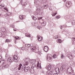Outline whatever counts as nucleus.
<instances>
[{
	"instance_id": "nucleus-15",
	"label": "nucleus",
	"mask_w": 75,
	"mask_h": 75,
	"mask_svg": "<svg viewBox=\"0 0 75 75\" xmlns=\"http://www.w3.org/2000/svg\"><path fill=\"white\" fill-rule=\"evenodd\" d=\"M8 61H9L10 62H11L13 61V59H12V58L11 57H9L8 59Z\"/></svg>"
},
{
	"instance_id": "nucleus-14",
	"label": "nucleus",
	"mask_w": 75,
	"mask_h": 75,
	"mask_svg": "<svg viewBox=\"0 0 75 75\" xmlns=\"http://www.w3.org/2000/svg\"><path fill=\"white\" fill-rule=\"evenodd\" d=\"M37 38H38V41H39L42 40V38L41 37H40L39 35H38Z\"/></svg>"
},
{
	"instance_id": "nucleus-64",
	"label": "nucleus",
	"mask_w": 75,
	"mask_h": 75,
	"mask_svg": "<svg viewBox=\"0 0 75 75\" xmlns=\"http://www.w3.org/2000/svg\"><path fill=\"white\" fill-rule=\"evenodd\" d=\"M7 16H9L8 15V14H7Z\"/></svg>"
},
{
	"instance_id": "nucleus-59",
	"label": "nucleus",
	"mask_w": 75,
	"mask_h": 75,
	"mask_svg": "<svg viewBox=\"0 0 75 75\" xmlns=\"http://www.w3.org/2000/svg\"><path fill=\"white\" fill-rule=\"evenodd\" d=\"M40 54V55H41V54H42V53H41V52H40V54Z\"/></svg>"
},
{
	"instance_id": "nucleus-2",
	"label": "nucleus",
	"mask_w": 75,
	"mask_h": 75,
	"mask_svg": "<svg viewBox=\"0 0 75 75\" xmlns=\"http://www.w3.org/2000/svg\"><path fill=\"white\" fill-rule=\"evenodd\" d=\"M47 59L49 62H51L52 61V55L50 54H48L46 57Z\"/></svg>"
},
{
	"instance_id": "nucleus-10",
	"label": "nucleus",
	"mask_w": 75,
	"mask_h": 75,
	"mask_svg": "<svg viewBox=\"0 0 75 75\" xmlns=\"http://www.w3.org/2000/svg\"><path fill=\"white\" fill-rule=\"evenodd\" d=\"M68 73L69 74H72L74 73V71L72 70V69L71 68L70 69V70L68 71Z\"/></svg>"
},
{
	"instance_id": "nucleus-62",
	"label": "nucleus",
	"mask_w": 75,
	"mask_h": 75,
	"mask_svg": "<svg viewBox=\"0 0 75 75\" xmlns=\"http://www.w3.org/2000/svg\"><path fill=\"white\" fill-rule=\"evenodd\" d=\"M0 50H0V51H1V49Z\"/></svg>"
},
{
	"instance_id": "nucleus-33",
	"label": "nucleus",
	"mask_w": 75,
	"mask_h": 75,
	"mask_svg": "<svg viewBox=\"0 0 75 75\" xmlns=\"http://www.w3.org/2000/svg\"><path fill=\"white\" fill-rule=\"evenodd\" d=\"M59 38L58 35L54 37V39H57V38Z\"/></svg>"
},
{
	"instance_id": "nucleus-49",
	"label": "nucleus",
	"mask_w": 75,
	"mask_h": 75,
	"mask_svg": "<svg viewBox=\"0 0 75 75\" xmlns=\"http://www.w3.org/2000/svg\"><path fill=\"white\" fill-rule=\"evenodd\" d=\"M64 57V55L63 54H62L61 55V58H62Z\"/></svg>"
},
{
	"instance_id": "nucleus-18",
	"label": "nucleus",
	"mask_w": 75,
	"mask_h": 75,
	"mask_svg": "<svg viewBox=\"0 0 75 75\" xmlns=\"http://www.w3.org/2000/svg\"><path fill=\"white\" fill-rule=\"evenodd\" d=\"M31 49L32 50L35 51V50H36V47H31Z\"/></svg>"
},
{
	"instance_id": "nucleus-12",
	"label": "nucleus",
	"mask_w": 75,
	"mask_h": 75,
	"mask_svg": "<svg viewBox=\"0 0 75 75\" xmlns=\"http://www.w3.org/2000/svg\"><path fill=\"white\" fill-rule=\"evenodd\" d=\"M67 57L69 58L70 59H72L73 58V57L72 56V55L71 54H68L67 55Z\"/></svg>"
},
{
	"instance_id": "nucleus-42",
	"label": "nucleus",
	"mask_w": 75,
	"mask_h": 75,
	"mask_svg": "<svg viewBox=\"0 0 75 75\" xmlns=\"http://www.w3.org/2000/svg\"><path fill=\"white\" fill-rule=\"evenodd\" d=\"M4 10H6L7 12H8V9H7V8H4Z\"/></svg>"
},
{
	"instance_id": "nucleus-24",
	"label": "nucleus",
	"mask_w": 75,
	"mask_h": 75,
	"mask_svg": "<svg viewBox=\"0 0 75 75\" xmlns=\"http://www.w3.org/2000/svg\"><path fill=\"white\" fill-rule=\"evenodd\" d=\"M21 66H22V64H21L19 66L18 68V70H20V69H21Z\"/></svg>"
},
{
	"instance_id": "nucleus-51",
	"label": "nucleus",
	"mask_w": 75,
	"mask_h": 75,
	"mask_svg": "<svg viewBox=\"0 0 75 75\" xmlns=\"http://www.w3.org/2000/svg\"><path fill=\"white\" fill-rule=\"evenodd\" d=\"M73 53H74V54H75V51L74 50H73Z\"/></svg>"
},
{
	"instance_id": "nucleus-44",
	"label": "nucleus",
	"mask_w": 75,
	"mask_h": 75,
	"mask_svg": "<svg viewBox=\"0 0 75 75\" xmlns=\"http://www.w3.org/2000/svg\"><path fill=\"white\" fill-rule=\"evenodd\" d=\"M2 37V33L0 32V37Z\"/></svg>"
},
{
	"instance_id": "nucleus-19",
	"label": "nucleus",
	"mask_w": 75,
	"mask_h": 75,
	"mask_svg": "<svg viewBox=\"0 0 75 75\" xmlns=\"http://www.w3.org/2000/svg\"><path fill=\"white\" fill-rule=\"evenodd\" d=\"M60 69L61 71H62V72H64V71H65L66 69H64V68H62V67H61Z\"/></svg>"
},
{
	"instance_id": "nucleus-52",
	"label": "nucleus",
	"mask_w": 75,
	"mask_h": 75,
	"mask_svg": "<svg viewBox=\"0 0 75 75\" xmlns=\"http://www.w3.org/2000/svg\"><path fill=\"white\" fill-rule=\"evenodd\" d=\"M38 54H40V53H41V52L39 51L38 52Z\"/></svg>"
},
{
	"instance_id": "nucleus-28",
	"label": "nucleus",
	"mask_w": 75,
	"mask_h": 75,
	"mask_svg": "<svg viewBox=\"0 0 75 75\" xmlns=\"http://www.w3.org/2000/svg\"><path fill=\"white\" fill-rule=\"evenodd\" d=\"M75 24V22L74 21H72V23H71V24L72 25H74Z\"/></svg>"
},
{
	"instance_id": "nucleus-34",
	"label": "nucleus",
	"mask_w": 75,
	"mask_h": 75,
	"mask_svg": "<svg viewBox=\"0 0 75 75\" xmlns=\"http://www.w3.org/2000/svg\"><path fill=\"white\" fill-rule=\"evenodd\" d=\"M57 14V12H56V13H53V14H52V16H55Z\"/></svg>"
},
{
	"instance_id": "nucleus-39",
	"label": "nucleus",
	"mask_w": 75,
	"mask_h": 75,
	"mask_svg": "<svg viewBox=\"0 0 75 75\" xmlns=\"http://www.w3.org/2000/svg\"><path fill=\"white\" fill-rule=\"evenodd\" d=\"M56 18H57L59 19L60 18V16H56Z\"/></svg>"
},
{
	"instance_id": "nucleus-7",
	"label": "nucleus",
	"mask_w": 75,
	"mask_h": 75,
	"mask_svg": "<svg viewBox=\"0 0 75 75\" xmlns=\"http://www.w3.org/2000/svg\"><path fill=\"white\" fill-rule=\"evenodd\" d=\"M1 62L2 63H1V62H0V68H1V67L3 65H5V62L4 60H2Z\"/></svg>"
},
{
	"instance_id": "nucleus-8",
	"label": "nucleus",
	"mask_w": 75,
	"mask_h": 75,
	"mask_svg": "<svg viewBox=\"0 0 75 75\" xmlns=\"http://www.w3.org/2000/svg\"><path fill=\"white\" fill-rule=\"evenodd\" d=\"M29 61L30 64H34L35 63L36 60H35V59L31 60L29 59Z\"/></svg>"
},
{
	"instance_id": "nucleus-47",
	"label": "nucleus",
	"mask_w": 75,
	"mask_h": 75,
	"mask_svg": "<svg viewBox=\"0 0 75 75\" xmlns=\"http://www.w3.org/2000/svg\"><path fill=\"white\" fill-rule=\"evenodd\" d=\"M21 49H22V50H25V47H23Z\"/></svg>"
},
{
	"instance_id": "nucleus-56",
	"label": "nucleus",
	"mask_w": 75,
	"mask_h": 75,
	"mask_svg": "<svg viewBox=\"0 0 75 75\" xmlns=\"http://www.w3.org/2000/svg\"><path fill=\"white\" fill-rule=\"evenodd\" d=\"M14 31H17V30L16 29H13Z\"/></svg>"
},
{
	"instance_id": "nucleus-29",
	"label": "nucleus",
	"mask_w": 75,
	"mask_h": 75,
	"mask_svg": "<svg viewBox=\"0 0 75 75\" xmlns=\"http://www.w3.org/2000/svg\"><path fill=\"white\" fill-rule=\"evenodd\" d=\"M37 28L39 29V30H40V29H41L42 28V27L41 26H38L37 27Z\"/></svg>"
},
{
	"instance_id": "nucleus-40",
	"label": "nucleus",
	"mask_w": 75,
	"mask_h": 75,
	"mask_svg": "<svg viewBox=\"0 0 75 75\" xmlns=\"http://www.w3.org/2000/svg\"><path fill=\"white\" fill-rule=\"evenodd\" d=\"M2 29L3 30H4V32H5V31H6V28H5L4 27H3L2 28Z\"/></svg>"
},
{
	"instance_id": "nucleus-26",
	"label": "nucleus",
	"mask_w": 75,
	"mask_h": 75,
	"mask_svg": "<svg viewBox=\"0 0 75 75\" xmlns=\"http://www.w3.org/2000/svg\"><path fill=\"white\" fill-rule=\"evenodd\" d=\"M65 27H66V26H65V25H63V26L61 25L60 26V28L61 29V30H62V28H65Z\"/></svg>"
},
{
	"instance_id": "nucleus-17",
	"label": "nucleus",
	"mask_w": 75,
	"mask_h": 75,
	"mask_svg": "<svg viewBox=\"0 0 75 75\" xmlns=\"http://www.w3.org/2000/svg\"><path fill=\"white\" fill-rule=\"evenodd\" d=\"M42 7H43V8H48V5H44L42 6Z\"/></svg>"
},
{
	"instance_id": "nucleus-45",
	"label": "nucleus",
	"mask_w": 75,
	"mask_h": 75,
	"mask_svg": "<svg viewBox=\"0 0 75 75\" xmlns=\"http://www.w3.org/2000/svg\"><path fill=\"white\" fill-rule=\"evenodd\" d=\"M5 66H4L2 67V69H5Z\"/></svg>"
},
{
	"instance_id": "nucleus-31",
	"label": "nucleus",
	"mask_w": 75,
	"mask_h": 75,
	"mask_svg": "<svg viewBox=\"0 0 75 75\" xmlns=\"http://www.w3.org/2000/svg\"><path fill=\"white\" fill-rule=\"evenodd\" d=\"M56 57H57V55L56 54H54L53 56V58H54V59H55V58Z\"/></svg>"
},
{
	"instance_id": "nucleus-6",
	"label": "nucleus",
	"mask_w": 75,
	"mask_h": 75,
	"mask_svg": "<svg viewBox=\"0 0 75 75\" xmlns=\"http://www.w3.org/2000/svg\"><path fill=\"white\" fill-rule=\"evenodd\" d=\"M71 5H72L71 2L68 1L67 2L66 5V7H71Z\"/></svg>"
},
{
	"instance_id": "nucleus-36",
	"label": "nucleus",
	"mask_w": 75,
	"mask_h": 75,
	"mask_svg": "<svg viewBox=\"0 0 75 75\" xmlns=\"http://www.w3.org/2000/svg\"><path fill=\"white\" fill-rule=\"evenodd\" d=\"M26 46H27L28 47H30V46L31 45H30L29 44H26L25 45Z\"/></svg>"
},
{
	"instance_id": "nucleus-20",
	"label": "nucleus",
	"mask_w": 75,
	"mask_h": 75,
	"mask_svg": "<svg viewBox=\"0 0 75 75\" xmlns=\"http://www.w3.org/2000/svg\"><path fill=\"white\" fill-rule=\"evenodd\" d=\"M5 6V5L4 4H1L0 5V8H1L3 7H4Z\"/></svg>"
},
{
	"instance_id": "nucleus-35",
	"label": "nucleus",
	"mask_w": 75,
	"mask_h": 75,
	"mask_svg": "<svg viewBox=\"0 0 75 75\" xmlns=\"http://www.w3.org/2000/svg\"><path fill=\"white\" fill-rule=\"evenodd\" d=\"M13 60L14 62H17V59H13Z\"/></svg>"
},
{
	"instance_id": "nucleus-13",
	"label": "nucleus",
	"mask_w": 75,
	"mask_h": 75,
	"mask_svg": "<svg viewBox=\"0 0 75 75\" xmlns=\"http://www.w3.org/2000/svg\"><path fill=\"white\" fill-rule=\"evenodd\" d=\"M44 51L45 52H47L48 51V47L47 46H46L44 47Z\"/></svg>"
},
{
	"instance_id": "nucleus-23",
	"label": "nucleus",
	"mask_w": 75,
	"mask_h": 75,
	"mask_svg": "<svg viewBox=\"0 0 75 75\" xmlns=\"http://www.w3.org/2000/svg\"><path fill=\"white\" fill-rule=\"evenodd\" d=\"M32 18L33 20H37V18L35 17L34 16H32Z\"/></svg>"
},
{
	"instance_id": "nucleus-61",
	"label": "nucleus",
	"mask_w": 75,
	"mask_h": 75,
	"mask_svg": "<svg viewBox=\"0 0 75 75\" xmlns=\"http://www.w3.org/2000/svg\"><path fill=\"white\" fill-rule=\"evenodd\" d=\"M64 1H66V0H64Z\"/></svg>"
},
{
	"instance_id": "nucleus-30",
	"label": "nucleus",
	"mask_w": 75,
	"mask_h": 75,
	"mask_svg": "<svg viewBox=\"0 0 75 75\" xmlns=\"http://www.w3.org/2000/svg\"><path fill=\"white\" fill-rule=\"evenodd\" d=\"M22 5H23V6H25L27 5V3H26V2H25L23 4L22 3Z\"/></svg>"
},
{
	"instance_id": "nucleus-50",
	"label": "nucleus",
	"mask_w": 75,
	"mask_h": 75,
	"mask_svg": "<svg viewBox=\"0 0 75 75\" xmlns=\"http://www.w3.org/2000/svg\"><path fill=\"white\" fill-rule=\"evenodd\" d=\"M49 10H51V11L52 10V8H51V7H50Z\"/></svg>"
},
{
	"instance_id": "nucleus-21",
	"label": "nucleus",
	"mask_w": 75,
	"mask_h": 75,
	"mask_svg": "<svg viewBox=\"0 0 75 75\" xmlns=\"http://www.w3.org/2000/svg\"><path fill=\"white\" fill-rule=\"evenodd\" d=\"M15 38L16 40H20V39H21V38L20 37H18V36H16L15 37Z\"/></svg>"
},
{
	"instance_id": "nucleus-46",
	"label": "nucleus",
	"mask_w": 75,
	"mask_h": 75,
	"mask_svg": "<svg viewBox=\"0 0 75 75\" xmlns=\"http://www.w3.org/2000/svg\"><path fill=\"white\" fill-rule=\"evenodd\" d=\"M10 41H9V40H6L5 42H9Z\"/></svg>"
},
{
	"instance_id": "nucleus-60",
	"label": "nucleus",
	"mask_w": 75,
	"mask_h": 75,
	"mask_svg": "<svg viewBox=\"0 0 75 75\" xmlns=\"http://www.w3.org/2000/svg\"><path fill=\"white\" fill-rule=\"evenodd\" d=\"M1 15V14H0V16Z\"/></svg>"
},
{
	"instance_id": "nucleus-63",
	"label": "nucleus",
	"mask_w": 75,
	"mask_h": 75,
	"mask_svg": "<svg viewBox=\"0 0 75 75\" xmlns=\"http://www.w3.org/2000/svg\"><path fill=\"white\" fill-rule=\"evenodd\" d=\"M23 2V1H21V2Z\"/></svg>"
},
{
	"instance_id": "nucleus-54",
	"label": "nucleus",
	"mask_w": 75,
	"mask_h": 75,
	"mask_svg": "<svg viewBox=\"0 0 75 75\" xmlns=\"http://www.w3.org/2000/svg\"><path fill=\"white\" fill-rule=\"evenodd\" d=\"M40 65V66L39 67V68H41V64H39V65Z\"/></svg>"
},
{
	"instance_id": "nucleus-27",
	"label": "nucleus",
	"mask_w": 75,
	"mask_h": 75,
	"mask_svg": "<svg viewBox=\"0 0 75 75\" xmlns=\"http://www.w3.org/2000/svg\"><path fill=\"white\" fill-rule=\"evenodd\" d=\"M13 59H18V57H17V56L16 55H15L13 56Z\"/></svg>"
},
{
	"instance_id": "nucleus-25",
	"label": "nucleus",
	"mask_w": 75,
	"mask_h": 75,
	"mask_svg": "<svg viewBox=\"0 0 75 75\" xmlns=\"http://www.w3.org/2000/svg\"><path fill=\"white\" fill-rule=\"evenodd\" d=\"M19 18L21 20H23V15H20L19 16Z\"/></svg>"
},
{
	"instance_id": "nucleus-41",
	"label": "nucleus",
	"mask_w": 75,
	"mask_h": 75,
	"mask_svg": "<svg viewBox=\"0 0 75 75\" xmlns=\"http://www.w3.org/2000/svg\"><path fill=\"white\" fill-rule=\"evenodd\" d=\"M58 41L59 43H61V42H62V41H61V40L60 39H58Z\"/></svg>"
},
{
	"instance_id": "nucleus-16",
	"label": "nucleus",
	"mask_w": 75,
	"mask_h": 75,
	"mask_svg": "<svg viewBox=\"0 0 75 75\" xmlns=\"http://www.w3.org/2000/svg\"><path fill=\"white\" fill-rule=\"evenodd\" d=\"M46 23H47L46 21H44L43 22L41 23V25L42 26H45V25H46Z\"/></svg>"
},
{
	"instance_id": "nucleus-3",
	"label": "nucleus",
	"mask_w": 75,
	"mask_h": 75,
	"mask_svg": "<svg viewBox=\"0 0 75 75\" xmlns=\"http://www.w3.org/2000/svg\"><path fill=\"white\" fill-rule=\"evenodd\" d=\"M24 62L23 63V65L24 66L25 65H28V62L30 61V59L28 58L25 59L24 60Z\"/></svg>"
},
{
	"instance_id": "nucleus-58",
	"label": "nucleus",
	"mask_w": 75,
	"mask_h": 75,
	"mask_svg": "<svg viewBox=\"0 0 75 75\" xmlns=\"http://www.w3.org/2000/svg\"><path fill=\"white\" fill-rule=\"evenodd\" d=\"M1 1H2V0H0V3L1 2Z\"/></svg>"
},
{
	"instance_id": "nucleus-4",
	"label": "nucleus",
	"mask_w": 75,
	"mask_h": 75,
	"mask_svg": "<svg viewBox=\"0 0 75 75\" xmlns=\"http://www.w3.org/2000/svg\"><path fill=\"white\" fill-rule=\"evenodd\" d=\"M41 11V8L40 7V6H38V8L36 9V14H38V13H39L40 15H42L43 14V12H40V11Z\"/></svg>"
},
{
	"instance_id": "nucleus-5",
	"label": "nucleus",
	"mask_w": 75,
	"mask_h": 75,
	"mask_svg": "<svg viewBox=\"0 0 75 75\" xmlns=\"http://www.w3.org/2000/svg\"><path fill=\"white\" fill-rule=\"evenodd\" d=\"M47 75H52L53 74V71L52 70H48L46 72Z\"/></svg>"
},
{
	"instance_id": "nucleus-37",
	"label": "nucleus",
	"mask_w": 75,
	"mask_h": 75,
	"mask_svg": "<svg viewBox=\"0 0 75 75\" xmlns=\"http://www.w3.org/2000/svg\"><path fill=\"white\" fill-rule=\"evenodd\" d=\"M4 66H5V68H7L8 67V64H6Z\"/></svg>"
},
{
	"instance_id": "nucleus-11",
	"label": "nucleus",
	"mask_w": 75,
	"mask_h": 75,
	"mask_svg": "<svg viewBox=\"0 0 75 75\" xmlns=\"http://www.w3.org/2000/svg\"><path fill=\"white\" fill-rule=\"evenodd\" d=\"M51 65H47L46 67V69L48 70H51Z\"/></svg>"
},
{
	"instance_id": "nucleus-9",
	"label": "nucleus",
	"mask_w": 75,
	"mask_h": 75,
	"mask_svg": "<svg viewBox=\"0 0 75 75\" xmlns=\"http://www.w3.org/2000/svg\"><path fill=\"white\" fill-rule=\"evenodd\" d=\"M55 71L56 73H57L58 74H59L60 73V70H59V69L58 67L56 68L55 69Z\"/></svg>"
},
{
	"instance_id": "nucleus-22",
	"label": "nucleus",
	"mask_w": 75,
	"mask_h": 75,
	"mask_svg": "<svg viewBox=\"0 0 75 75\" xmlns=\"http://www.w3.org/2000/svg\"><path fill=\"white\" fill-rule=\"evenodd\" d=\"M30 34L28 33H25V36L27 37H30Z\"/></svg>"
},
{
	"instance_id": "nucleus-48",
	"label": "nucleus",
	"mask_w": 75,
	"mask_h": 75,
	"mask_svg": "<svg viewBox=\"0 0 75 75\" xmlns=\"http://www.w3.org/2000/svg\"><path fill=\"white\" fill-rule=\"evenodd\" d=\"M42 17H39L38 18V20H41V19H42Z\"/></svg>"
},
{
	"instance_id": "nucleus-38",
	"label": "nucleus",
	"mask_w": 75,
	"mask_h": 75,
	"mask_svg": "<svg viewBox=\"0 0 75 75\" xmlns=\"http://www.w3.org/2000/svg\"><path fill=\"white\" fill-rule=\"evenodd\" d=\"M39 2H40V1H35L34 3L35 4V3H37V4H38V3H39Z\"/></svg>"
},
{
	"instance_id": "nucleus-55",
	"label": "nucleus",
	"mask_w": 75,
	"mask_h": 75,
	"mask_svg": "<svg viewBox=\"0 0 75 75\" xmlns=\"http://www.w3.org/2000/svg\"><path fill=\"white\" fill-rule=\"evenodd\" d=\"M38 64H39V63H38ZM37 67H39V65H37Z\"/></svg>"
},
{
	"instance_id": "nucleus-43",
	"label": "nucleus",
	"mask_w": 75,
	"mask_h": 75,
	"mask_svg": "<svg viewBox=\"0 0 75 75\" xmlns=\"http://www.w3.org/2000/svg\"><path fill=\"white\" fill-rule=\"evenodd\" d=\"M37 23H34V25H33V26H35L37 25Z\"/></svg>"
},
{
	"instance_id": "nucleus-32",
	"label": "nucleus",
	"mask_w": 75,
	"mask_h": 75,
	"mask_svg": "<svg viewBox=\"0 0 75 75\" xmlns=\"http://www.w3.org/2000/svg\"><path fill=\"white\" fill-rule=\"evenodd\" d=\"M61 68H64V69H66L65 68H66V66L65 65H63L62 66Z\"/></svg>"
},
{
	"instance_id": "nucleus-1",
	"label": "nucleus",
	"mask_w": 75,
	"mask_h": 75,
	"mask_svg": "<svg viewBox=\"0 0 75 75\" xmlns=\"http://www.w3.org/2000/svg\"><path fill=\"white\" fill-rule=\"evenodd\" d=\"M37 68V66L35 64H32L31 67V69H30V67H27L25 66H23L22 67V71H24L25 72L28 71H29L32 74H33L34 72V70Z\"/></svg>"
},
{
	"instance_id": "nucleus-53",
	"label": "nucleus",
	"mask_w": 75,
	"mask_h": 75,
	"mask_svg": "<svg viewBox=\"0 0 75 75\" xmlns=\"http://www.w3.org/2000/svg\"><path fill=\"white\" fill-rule=\"evenodd\" d=\"M2 57L1 56H0V60H1V58H2Z\"/></svg>"
},
{
	"instance_id": "nucleus-57",
	"label": "nucleus",
	"mask_w": 75,
	"mask_h": 75,
	"mask_svg": "<svg viewBox=\"0 0 75 75\" xmlns=\"http://www.w3.org/2000/svg\"><path fill=\"white\" fill-rule=\"evenodd\" d=\"M73 39H74V40H75V38H72Z\"/></svg>"
}]
</instances>
